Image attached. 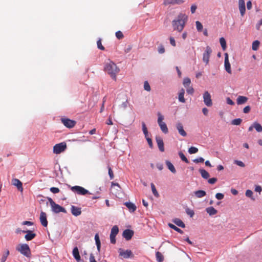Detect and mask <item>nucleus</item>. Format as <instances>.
Here are the masks:
<instances>
[{
  "mask_svg": "<svg viewBox=\"0 0 262 262\" xmlns=\"http://www.w3.org/2000/svg\"><path fill=\"white\" fill-rule=\"evenodd\" d=\"M188 17L186 15L180 13L177 17L172 20V25L174 30L181 32L183 30L187 21Z\"/></svg>",
  "mask_w": 262,
  "mask_h": 262,
  "instance_id": "obj_1",
  "label": "nucleus"
},
{
  "mask_svg": "<svg viewBox=\"0 0 262 262\" xmlns=\"http://www.w3.org/2000/svg\"><path fill=\"white\" fill-rule=\"evenodd\" d=\"M104 70L107 72L114 80H116V75L119 72L120 69L113 61L109 60L105 63Z\"/></svg>",
  "mask_w": 262,
  "mask_h": 262,
  "instance_id": "obj_2",
  "label": "nucleus"
},
{
  "mask_svg": "<svg viewBox=\"0 0 262 262\" xmlns=\"http://www.w3.org/2000/svg\"><path fill=\"white\" fill-rule=\"evenodd\" d=\"M16 249L22 254L27 257H29L31 255L30 249L27 244H24L18 245L16 248Z\"/></svg>",
  "mask_w": 262,
  "mask_h": 262,
  "instance_id": "obj_3",
  "label": "nucleus"
},
{
  "mask_svg": "<svg viewBox=\"0 0 262 262\" xmlns=\"http://www.w3.org/2000/svg\"><path fill=\"white\" fill-rule=\"evenodd\" d=\"M158 123L160 127L161 130L164 134H167L168 132V130L166 123L163 121L164 117L160 113H158Z\"/></svg>",
  "mask_w": 262,
  "mask_h": 262,
  "instance_id": "obj_4",
  "label": "nucleus"
},
{
  "mask_svg": "<svg viewBox=\"0 0 262 262\" xmlns=\"http://www.w3.org/2000/svg\"><path fill=\"white\" fill-rule=\"evenodd\" d=\"M67 149V144L63 142L55 144L53 147V152L56 154H59Z\"/></svg>",
  "mask_w": 262,
  "mask_h": 262,
  "instance_id": "obj_5",
  "label": "nucleus"
},
{
  "mask_svg": "<svg viewBox=\"0 0 262 262\" xmlns=\"http://www.w3.org/2000/svg\"><path fill=\"white\" fill-rule=\"evenodd\" d=\"M71 190L74 193H76L79 195H85L89 193L88 190L83 187L79 186H75L71 187Z\"/></svg>",
  "mask_w": 262,
  "mask_h": 262,
  "instance_id": "obj_6",
  "label": "nucleus"
},
{
  "mask_svg": "<svg viewBox=\"0 0 262 262\" xmlns=\"http://www.w3.org/2000/svg\"><path fill=\"white\" fill-rule=\"evenodd\" d=\"M61 121L66 127L69 128L73 127L76 123L75 121L67 118H62Z\"/></svg>",
  "mask_w": 262,
  "mask_h": 262,
  "instance_id": "obj_7",
  "label": "nucleus"
},
{
  "mask_svg": "<svg viewBox=\"0 0 262 262\" xmlns=\"http://www.w3.org/2000/svg\"><path fill=\"white\" fill-rule=\"evenodd\" d=\"M119 255L124 258H128L129 257H133L134 254L132 251L130 250H123L122 249H119Z\"/></svg>",
  "mask_w": 262,
  "mask_h": 262,
  "instance_id": "obj_8",
  "label": "nucleus"
},
{
  "mask_svg": "<svg viewBox=\"0 0 262 262\" xmlns=\"http://www.w3.org/2000/svg\"><path fill=\"white\" fill-rule=\"evenodd\" d=\"M204 102L207 106H211L212 105V102L211 98V95L208 91H205L203 94Z\"/></svg>",
  "mask_w": 262,
  "mask_h": 262,
  "instance_id": "obj_9",
  "label": "nucleus"
},
{
  "mask_svg": "<svg viewBox=\"0 0 262 262\" xmlns=\"http://www.w3.org/2000/svg\"><path fill=\"white\" fill-rule=\"evenodd\" d=\"M212 53V50L211 48L207 46L206 48V50L203 54V60L206 64H208L209 61L210 56Z\"/></svg>",
  "mask_w": 262,
  "mask_h": 262,
  "instance_id": "obj_10",
  "label": "nucleus"
},
{
  "mask_svg": "<svg viewBox=\"0 0 262 262\" xmlns=\"http://www.w3.org/2000/svg\"><path fill=\"white\" fill-rule=\"evenodd\" d=\"M82 257L83 260H89L90 262H97L95 259V257L92 253H88L84 251L82 254Z\"/></svg>",
  "mask_w": 262,
  "mask_h": 262,
  "instance_id": "obj_11",
  "label": "nucleus"
},
{
  "mask_svg": "<svg viewBox=\"0 0 262 262\" xmlns=\"http://www.w3.org/2000/svg\"><path fill=\"white\" fill-rule=\"evenodd\" d=\"M51 208L52 210L56 213H58L59 212H67V211L64 208L62 207L58 204H56L55 203L51 206Z\"/></svg>",
  "mask_w": 262,
  "mask_h": 262,
  "instance_id": "obj_12",
  "label": "nucleus"
},
{
  "mask_svg": "<svg viewBox=\"0 0 262 262\" xmlns=\"http://www.w3.org/2000/svg\"><path fill=\"white\" fill-rule=\"evenodd\" d=\"M134 235V231L130 229H126L123 232L122 235L127 241L130 240Z\"/></svg>",
  "mask_w": 262,
  "mask_h": 262,
  "instance_id": "obj_13",
  "label": "nucleus"
},
{
  "mask_svg": "<svg viewBox=\"0 0 262 262\" xmlns=\"http://www.w3.org/2000/svg\"><path fill=\"white\" fill-rule=\"evenodd\" d=\"M23 232L27 233L25 236V238L27 241L33 239L36 236V234L33 233V231L31 230H23Z\"/></svg>",
  "mask_w": 262,
  "mask_h": 262,
  "instance_id": "obj_14",
  "label": "nucleus"
},
{
  "mask_svg": "<svg viewBox=\"0 0 262 262\" xmlns=\"http://www.w3.org/2000/svg\"><path fill=\"white\" fill-rule=\"evenodd\" d=\"M184 2L183 0H164L163 4L164 5H181Z\"/></svg>",
  "mask_w": 262,
  "mask_h": 262,
  "instance_id": "obj_15",
  "label": "nucleus"
},
{
  "mask_svg": "<svg viewBox=\"0 0 262 262\" xmlns=\"http://www.w3.org/2000/svg\"><path fill=\"white\" fill-rule=\"evenodd\" d=\"M39 219L41 225L44 227H47L48 225V221L47 219V215L45 212L43 211L40 212Z\"/></svg>",
  "mask_w": 262,
  "mask_h": 262,
  "instance_id": "obj_16",
  "label": "nucleus"
},
{
  "mask_svg": "<svg viewBox=\"0 0 262 262\" xmlns=\"http://www.w3.org/2000/svg\"><path fill=\"white\" fill-rule=\"evenodd\" d=\"M156 140L159 150L163 152L164 151V147L163 139L161 137L157 136L156 137Z\"/></svg>",
  "mask_w": 262,
  "mask_h": 262,
  "instance_id": "obj_17",
  "label": "nucleus"
},
{
  "mask_svg": "<svg viewBox=\"0 0 262 262\" xmlns=\"http://www.w3.org/2000/svg\"><path fill=\"white\" fill-rule=\"evenodd\" d=\"M12 184L16 186L18 190L22 192L23 191V184L20 181L17 179H13L12 180Z\"/></svg>",
  "mask_w": 262,
  "mask_h": 262,
  "instance_id": "obj_18",
  "label": "nucleus"
},
{
  "mask_svg": "<svg viewBox=\"0 0 262 262\" xmlns=\"http://www.w3.org/2000/svg\"><path fill=\"white\" fill-rule=\"evenodd\" d=\"M71 213L73 215L77 216L80 215L81 213V208L79 207H76L75 206H72Z\"/></svg>",
  "mask_w": 262,
  "mask_h": 262,
  "instance_id": "obj_19",
  "label": "nucleus"
},
{
  "mask_svg": "<svg viewBox=\"0 0 262 262\" xmlns=\"http://www.w3.org/2000/svg\"><path fill=\"white\" fill-rule=\"evenodd\" d=\"M177 128L178 130L179 133L183 137H185L187 135L186 132L183 128V126L181 123H178L177 124Z\"/></svg>",
  "mask_w": 262,
  "mask_h": 262,
  "instance_id": "obj_20",
  "label": "nucleus"
},
{
  "mask_svg": "<svg viewBox=\"0 0 262 262\" xmlns=\"http://www.w3.org/2000/svg\"><path fill=\"white\" fill-rule=\"evenodd\" d=\"M248 99L246 96H239L236 99V103L238 105L243 104L248 101Z\"/></svg>",
  "mask_w": 262,
  "mask_h": 262,
  "instance_id": "obj_21",
  "label": "nucleus"
},
{
  "mask_svg": "<svg viewBox=\"0 0 262 262\" xmlns=\"http://www.w3.org/2000/svg\"><path fill=\"white\" fill-rule=\"evenodd\" d=\"M124 205L129 209L130 212H134L136 211L137 207L136 205L131 202H125Z\"/></svg>",
  "mask_w": 262,
  "mask_h": 262,
  "instance_id": "obj_22",
  "label": "nucleus"
},
{
  "mask_svg": "<svg viewBox=\"0 0 262 262\" xmlns=\"http://www.w3.org/2000/svg\"><path fill=\"white\" fill-rule=\"evenodd\" d=\"M73 255L77 261H80V256L79 255L78 249L77 247H75L73 250Z\"/></svg>",
  "mask_w": 262,
  "mask_h": 262,
  "instance_id": "obj_23",
  "label": "nucleus"
},
{
  "mask_svg": "<svg viewBox=\"0 0 262 262\" xmlns=\"http://www.w3.org/2000/svg\"><path fill=\"white\" fill-rule=\"evenodd\" d=\"M184 94H185V90L184 89H182L179 93L178 99H179V101H180L181 102H182V103H185L186 101L184 97Z\"/></svg>",
  "mask_w": 262,
  "mask_h": 262,
  "instance_id": "obj_24",
  "label": "nucleus"
},
{
  "mask_svg": "<svg viewBox=\"0 0 262 262\" xmlns=\"http://www.w3.org/2000/svg\"><path fill=\"white\" fill-rule=\"evenodd\" d=\"M196 198H201L206 195V193L204 190H199L194 192Z\"/></svg>",
  "mask_w": 262,
  "mask_h": 262,
  "instance_id": "obj_25",
  "label": "nucleus"
},
{
  "mask_svg": "<svg viewBox=\"0 0 262 262\" xmlns=\"http://www.w3.org/2000/svg\"><path fill=\"white\" fill-rule=\"evenodd\" d=\"M206 211L209 215H213L217 213V210L213 207H209L206 209Z\"/></svg>",
  "mask_w": 262,
  "mask_h": 262,
  "instance_id": "obj_26",
  "label": "nucleus"
},
{
  "mask_svg": "<svg viewBox=\"0 0 262 262\" xmlns=\"http://www.w3.org/2000/svg\"><path fill=\"white\" fill-rule=\"evenodd\" d=\"M166 164L168 169L171 172H172L173 173H175L176 172V170L174 166L173 165V164L170 162H169V161H166Z\"/></svg>",
  "mask_w": 262,
  "mask_h": 262,
  "instance_id": "obj_27",
  "label": "nucleus"
},
{
  "mask_svg": "<svg viewBox=\"0 0 262 262\" xmlns=\"http://www.w3.org/2000/svg\"><path fill=\"white\" fill-rule=\"evenodd\" d=\"M173 222L179 227L185 228V224L179 219H175L173 220Z\"/></svg>",
  "mask_w": 262,
  "mask_h": 262,
  "instance_id": "obj_28",
  "label": "nucleus"
},
{
  "mask_svg": "<svg viewBox=\"0 0 262 262\" xmlns=\"http://www.w3.org/2000/svg\"><path fill=\"white\" fill-rule=\"evenodd\" d=\"M224 66H225V68L226 71L228 73L231 74V70L230 63L229 62V61L227 60V59H226V60H225Z\"/></svg>",
  "mask_w": 262,
  "mask_h": 262,
  "instance_id": "obj_29",
  "label": "nucleus"
},
{
  "mask_svg": "<svg viewBox=\"0 0 262 262\" xmlns=\"http://www.w3.org/2000/svg\"><path fill=\"white\" fill-rule=\"evenodd\" d=\"M199 171L201 174V176L204 179H207L209 177V173L205 169H200Z\"/></svg>",
  "mask_w": 262,
  "mask_h": 262,
  "instance_id": "obj_30",
  "label": "nucleus"
},
{
  "mask_svg": "<svg viewBox=\"0 0 262 262\" xmlns=\"http://www.w3.org/2000/svg\"><path fill=\"white\" fill-rule=\"evenodd\" d=\"M119 232V228L117 226L115 225L111 229V235L116 236Z\"/></svg>",
  "mask_w": 262,
  "mask_h": 262,
  "instance_id": "obj_31",
  "label": "nucleus"
},
{
  "mask_svg": "<svg viewBox=\"0 0 262 262\" xmlns=\"http://www.w3.org/2000/svg\"><path fill=\"white\" fill-rule=\"evenodd\" d=\"M95 239L97 248L98 250L99 251L100 249V246H101V242H100V241L99 239L98 234H96L95 235Z\"/></svg>",
  "mask_w": 262,
  "mask_h": 262,
  "instance_id": "obj_32",
  "label": "nucleus"
},
{
  "mask_svg": "<svg viewBox=\"0 0 262 262\" xmlns=\"http://www.w3.org/2000/svg\"><path fill=\"white\" fill-rule=\"evenodd\" d=\"M9 254V250H7L6 251H5L1 258V262H5V261L7 260V257L8 256Z\"/></svg>",
  "mask_w": 262,
  "mask_h": 262,
  "instance_id": "obj_33",
  "label": "nucleus"
},
{
  "mask_svg": "<svg viewBox=\"0 0 262 262\" xmlns=\"http://www.w3.org/2000/svg\"><path fill=\"white\" fill-rule=\"evenodd\" d=\"M156 259L158 262H162L164 260L163 254L160 252H157L156 253Z\"/></svg>",
  "mask_w": 262,
  "mask_h": 262,
  "instance_id": "obj_34",
  "label": "nucleus"
},
{
  "mask_svg": "<svg viewBox=\"0 0 262 262\" xmlns=\"http://www.w3.org/2000/svg\"><path fill=\"white\" fill-rule=\"evenodd\" d=\"M168 226L170 228H171V229L174 230L175 231H177L178 232L181 233V234H183V231L180 229V228H179L178 227H177V226H176L175 225H173L172 224H171V223H169L168 224Z\"/></svg>",
  "mask_w": 262,
  "mask_h": 262,
  "instance_id": "obj_35",
  "label": "nucleus"
},
{
  "mask_svg": "<svg viewBox=\"0 0 262 262\" xmlns=\"http://www.w3.org/2000/svg\"><path fill=\"white\" fill-rule=\"evenodd\" d=\"M253 127L257 132H262V126H261V125L259 123H258L256 122H254L253 123Z\"/></svg>",
  "mask_w": 262,
  "mask_h": 262,
  "instance_id": "obj_36",
  "label": "nucleus"
},
{
  "mask_svg": "<svg viewBox=\"0 0 262 262\" xmlns=\"http://www.w3.org/2000/svg\"><path fill=\"white\" fill-rule=\"evenodd\" d=\"M260 42L258 40H255L253 42L252 45V49L254 51L257 50L259 46Z\"/></svg>",
  "mask_w": 262,
  "mask_h": 262,
  "instance_id": "obj_37",
  "label": "nucleus"
},
{
  "mask_svg": "<svg viewBox=\"0 0 262 262\" xmlns=\"http://www.w3.org/2000/svg\"><path fill=\"white\" fill-rule=\"evenodd\" d=\"M220 42L223 50L226 49V41L224 37H221L220 39Z\"/></svg>",
  "mask_w": 262,
  "mask_h": 262,
  "instance_id": "obj_38",
  "label": "nucleus"
},
{
  "mask_svg": "<svg viewBox=\"0 0 262 262\" xmlns=\"http://www.w3.org/2000/svg\"><path fill=\"white\" fill-rule=\"evenodd\" d=\"M190 83V79L188 77H186L183 80V84L185 88H187V86H189Z\"/></svg>",
  "mask_w": 262,
  "mask_h": 262,
  "instance_id": "obj_39",
  "label": "nucleus"
},
{
  "mask_svg": "<svg viewBox=\"0 0 262 262\" xmlns=\"http://www.w3.org/2000/svg\"><path fill=\"white\" fill-rule=\"evenodd\" d=\"M142 126L143 132L145 135V138L148 137V133L147 128L145 123L144 122H142Z\"/></svg>",
  "mask_w": 262,
  "mask_h": 262,
  "instance_id": "obj_40",
  "label": "nucleus"
},
{
  "mask_svg": "<svg viewBox=\"0 0 262 262\" xmlns=\"http://www.w3.org/2000/svg\"><path fill=\"white\" fill-rule=\"evenodd\" d=\"M179 155L182 161H184L186 163H189L188 160L187 159V158L185 157V156L182 152H179Z\"/></svg>",
  "mask_w": 262,
  "mask_h": 262,
  "instance_id": "obj_41",
  "label": "nucleus"
},
{
  "mask_svg": "<svg viewBox=\"0 0 262 262\" xmlns=\"http://www.w3.org/2000/svg\"><path fill=\"white\" fill-rule=\"evenodd\" d=\"M245 195L246 196L251 198L252 200H255V199L253 198V192L251 190H247Z\"/></svg>",
  "mask_w": 262,
  "mask_h": 262,
  "instance_id": "obj_42",
  "label": "nucleus"
},
{
  "mask_svg": "<svg viewBox=\"0 0 262 262\" xmlns=\"http://www.w3.org/2000/svg\"><path fill=\"white\" fill-rule=\"evenodd\" d=\"M151 188L152 192L153 194H154V195L156 197L159 196V193L156 190L155 185L153 183H151Z\"/></svg>",
  "mask_w": 262,
  "mask_h": 262,
  "instance_id": "obj_43",
  "label": "nucleus"
},
{
  "mask_svg": "<svg viewBox=\"0 0 262 262\" xmlns=\"http://www.w3.org/2000/svg\"><path fill=\"white\" fill-rule=\"evenodd\" d=\"M196 29L199 32H201L203 30V25L199 21L195 22Z\"/></svg>",
  "mask_w": 262,
  "mask_h": 262,
  "instance_id": "obj_44",
  "label": "nucleus"
},
{
  "mask_svg": "<svg viewBox=\"0 0 262 262\" xmlns=\"http://www.w3.org/2000/svg\"><path fill=\"white\" fill-rule=\"evenodd\" d=\"M198 151V149L196 147H193V146H192L190 148H189V150H188V152L190 154H195Z\"/></svg>",
  "mask_w": 262,
  "mask_h": 262,
  "instance_id": "obj_45",
  "label": "nucleus"
},
{
  "mask_svg": "<svg viewBox=\"0 0 262 262\" xmlns=\"http://www.w3.org/2000/svg\"><path fill=\"white\" fill-rule=\"evenodd\" d=\"M242 120L241 118L235 119L232 120V124L233 125H238L241 124Z\"/></svg>",
  "mask_w": 262,
  "mask_h": 262,
  "instance_id": "obj_46",
  "label": "nucleus"
},
{
  "mask_svg": "<svg viewBox=\"0 0 262 262\" xmlns=\"http://www.w3.org/2000/svg\"><path fill=\"white\" fill-rule=\"evenodd\" d=\"M144 89L145 90L149 92L150 91V86L148 81H146L144 83Z\"/></svg>",
  "mask_w": 262,
  "mask_h": 262,
  "instance_id": "obj_47",
  "label": "nucleus"
},
{
  "mask_svg": "<svg viewBox=\"0 0 262 262\" xmlns=\"http://www.w3.org/2000/svg\"><path fill=\"white\" fill-rule=\"evenodd\" d=\"M116 36L119 39H121L124 37L122 32L120 31H118L116 32Z\"/></svg>",
  "mask_w": 262,
  "mask_h": 262,
  "instance_id": "obj_48",
  "label": "nucleus"
},
{
  "mask_svg": "<svg viewBox=\"0 0 262 262\" xmlns=\"http://www.w3.org/2000/svg\"><path fill=\"white\" fill-rule=\"evenodd\" d=\"M186 88V92L188 94H191V95L193 94L194 89L192 86H187Z\"/></svg>",
  "mask_w": 262,
  "mask_h": 262,
  "instance_id": "obj_49",
  "label": "nucleus"
},
{
  "mask_svg": "<svg viewBox=\"0 0 262 262\" xmlns=\"http://www.w3.org/2000/svg\"><path fill=\"white\" fill-rule=\"evenodd\" d=\"M256 28L257 30L262 31V18L256 25Z\"/></svg>",
  "mask_w": 262,
  "mask_h": 262,
  "instance_id": "obj_50",
  "label": "nucleus"
},
{
  "mask_svg": "<svg viewBox=\"0 0 262 262\" xmlns=\"http://www.w3.org/2000/svg\"><path fill=\"white\" fill-rule=\"evenodd\" d=\"M97 45L98 48H99V49L103 50V51L104 50L105 48L102 45L101 39H99L97 41Z\"/></svg>",
  "mask_w": 262,
  "mask_h": 262,
  "instance_id": "obj_51",
  "label": "nucleus"
},
{
  "mask_svg": "<svg viewBox=\"0 0 262 262\" xmlns=\"http://www.w3.org/2000/svg\"><path fill=\"white\" fill-rule=\"evenodd\" d=\"M50 190L53 193H57L59 192V191H60V190L58 188L54 187L50 188Z\"/></svg>",
  "mask_w": 262,
  "mask_h": 262,
  "instance_id": "obj_52",
  "label": "nucleus"
},
{
  "mask_svg": "<svg viewBox=\"0 0 262 262\" xmlns=\"http://www.w3.org/2000/svg\"><path fill=\"white\" fill-rule=\"evenodd\" d=\"M239 7V10L241 15L242 16H244V15L245 13V11H246L245 6H242V7Z\"/></svg>",
  "mask_w": 262,
  "mask_h": 262,
  "instance_id": "obj_53",
  "label": "nucleus"
},
{
  "mask_svg": "<svg viewBox=\"0 0 262 262\" xmlns=\"http://www.w3.org/2000/svg\"><path fill=\"white\" fill-rule=\"evenodd\" d=\"M234 163H235L236 165H237L238 166H241L242 167H244L245 166V164L241 161L235 160Z\"/></svg>",
  "mask_w": 262,
  "mask_h": 262,
  "instance_id": "obj_54",
  "label": "nucleus"
},
{
  "mask_svg": "<svg viewBox=\"0 0 262 262\" xmlns=\"http://www.w3.org/2000/svg\"><path fill=\"white\" fill-rule=\"evenodd\" d=\"M158 52L160 54H163L165 52V48L163 45H160L158 47Z\"/></svg>",
  "mask_w": 262,
  "mask_h": 262,
  "instance_id": "obj_55",
  "label": "nucleus"
},
{
  "mask_svg": "<svg viewBox=\"0 0 262 262\" xmlns=\"http://www.w3.org/2000/svg\"><path fill=\"white\" fill-rule=\"evenodd\" d=\"M224 197V195L223 194V193H217L216 194H215V198L217 199V200H222Z\"/></svg>",
  "mask_w": 262,
  "mask_h": 262,
  "instance_id": "obj_56",
  "label": "nucleus"
},
{
  "mask_svg": "<svg viewBox=\"0 0 262 262\" xmlns=\"http://www.w3.org/2000/svg\"><path fill=\"white\" fill-rule=\"evenodd\" d=\"M108 174L110 176L111 180H112L114 179V176L113 171L110 167H108Z\"/></svg>",
  "mask_w": 262,
  "mask_h": 262,
  "instance_id": "obj_57",
  "label": "nucleus"
},
{
  "mask_svg": "<svg viewBox=\"0 0 262 262\" xmlns=\"http://www.w3.org/2000/svg\"><path fill=\"white\" fill-rule=\"evenodd\" d=\"M169 40L171 45L173 47H176V43L174 38L173 37H170Z\"/></svg>",
  "mask_w": 262,
  "mask_h": 262,
  "instance_id": "obj_58",
  "label": "nucleus"
},
{
  "mask_svg": "<svg viewBox=\"0 0 262 262\" xmlns=\"http://www.w3.org/2000/svg\"><path fill=\"white\" fill-rule=\"evenodd\" d=\"M204 161V159L202 157H200L199 158L193 160V162L195 163H203Z\"/></svg>",
  "mask_w": 262,
  "mask_h": 262,
  "instance_id": "obj_59",
  "label": "nucleus"
},
{
  "mask_svg": "<svg viewBox=\"0 0 262 262\" xmlns=\"http://www.w3.org/2000/svg\"><path fill=\"white\" fill-rule=\"evenodd\" d=\"M146 139V140L148 142V144L149 146V147L151 148H152L153 147V144H152V140L151 138H149V137H147V138H145Z\"/></svg>",
  "mask_w": 262,
  "mask_h": 262,
  "instance_id": "obj_60",
  "label": "nucleus"
},
{
  "mask_svg": "<svg viewBox=\"0 0 262 262\" xmlns=\"http://www.w3.org/2000/svg\"><path fill=\"white\" fill-rule=\"evenodd\" d=\"M186 213L187 214H188L190 217H192L194 215V211L190 209H187L186 210Z\"/></svg>",
  "mask_w": 262,
  "mask_h": 262,
  "instance_id": "obj_61",
  "label": "nucleus"
},
{
  "mask_svg": "<svg viewBox=\"0 0 262 262\" xmlns=\"http://www.w3.org/2000/svg\"><path fill=\"white\" fill-rule=\"evenodd\" d=\"M217 181V179L215 178H212L209 179L208 181V183L211 184H214Z\"/></svg>",
  "mask_w": 262,
  "mask_h": 262,
  "instance_id": "obj_62",
  "label": "nucleus"
},
{
  "mask_svg": "<svg viewBox=\"0 0 262 262\" xmlns=\"http://www.w3.org/2000/svg\"><path fill=\"white\" fill-rule=\"evenodd\" d=\"M251 110V108L250 106L248 105L245 107L243 109V112L245 114H247L249 113L250 111Z\"/></svg>",
  "mask_w": 262,
  "mask_h": 262,
  "instance_id": "obj_63",
  "label": "nucleus"
},
{
  "mask_svg": "<svg viewBox=\"0 0 262 262\" xmlns=\"http://www.w3.org/2000/svg\"><path fill=\"white\" fill-rule=\"evenodd\" d=\"M226 101L227 104L229 105H233L235 104L234 102L229 97L227 98Z\"/></svg>",
  "mask_w": 262,
  "mask_h": 262,
  "instance_id": "obj_64",
  "label": "nucleus"
}]
</instances>
